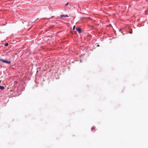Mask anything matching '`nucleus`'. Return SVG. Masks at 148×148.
Wrapping results in <instances>:
<instances>
[{"label": "nucleus", "mask_w": 148, "mask_h": 148, "mask_svg": "<svg viewBox=\"0 0 148 148\" xmlns=\"http://www.w3.org/2000/svg\"><path fill=\"white\" fill-rule=\"evenodd\" d=\"M69 4V3H67L66 4H65V6H67Z\"/></svg>", "instance_id": "7"}, {"label": "nucleus", "mask_w": 148, "mask_h": 148, "mask_svg": "<svg viewBox=\"0 0 148 148\" xmlns=\"http://www.w3.org/2000/svg\"><path fill=\"white\" fill-rule=\"evenodd\" d=\"M76 29L77 31L79 33H81L82 32V30L80 28H76Z\"/></svg>", "instance_id": "2"}, {"label": "nucleus", "mask_w": 148, "mask_h": 148, "mask_svg": "<svg viewBox=\"0 0 148 148\" xmlns=\"http://www.w3.org/2000/svg\"><path fill=\"white\" fill-rule=\"evenodd\" d=\"M69 16L67 15H65V17H68Z\"/></svg>", "instance_id": "6"}, {"label": "nucleus", "mask_w": 148, "mask_h": 148, "mask_svg": "<svg viewBox=\"0 0 148 148\" xmlns=\"http://www.w3.org/2000/svg\"><path fill=\"white\" fill-rule=\"evenodd\" d=\"M65 15H60V17L61 18H62V17H65Z\"/></svg>", "instance_id": "3"}, {"label": "nucleus", "mask_w": 148, "mask_h": 148, "mask_svg": "<svg viewBox=\"0 0 148 148\" xmlns=\"http://www.w3.org/2000/svg\"><path fill=\"white\" fill-rule=\"evenodd\" d=\"M0 61L6 63L8 64H10L11 63L10 61H8L5 60H4L3 59H0Z\"/></svg>", "instance_id": "1"}, {"label": "nucleus", "mask_w": 148, "mask_h": 148, "mask_svg": "<svg viewBox=\"0 0 148 148\" xmlns=\"http://www.w3.org/2000/svg\"><path fill=\"white\" fill-rule=\"evenodd\" d=\"M91 129H92V130H93V129H94V127H92L91 128Z\"/></svg>", "instance_id": "8"}, {"label": "nucleus", "mask_w": 148, "mask_h": 148, "mask_svg": "<svg viewBox=\"0 0 148 148\" xmlns=\"http://www.w3.org/2000/svg\"><path fill=\"white\" fill-rule=\"evenodd\" d=\"M8 43H6L5 44V46H8Z\"/></svg>", "instance_id": "4"}, {"label": "nucleus", "mask_w": 148, "mask_h": 148, "mask_svg": "<svg viewBox=\"0 0 148 148\" xmlns=\"http://www.w3.org/2000/svg\"><path fill=\"white\" fill-rule=\"evenodd\" d=\"M75 29V25H74L73 27V30H74Z\"/></svg>", "instance_id": "5"}]
</instances>
